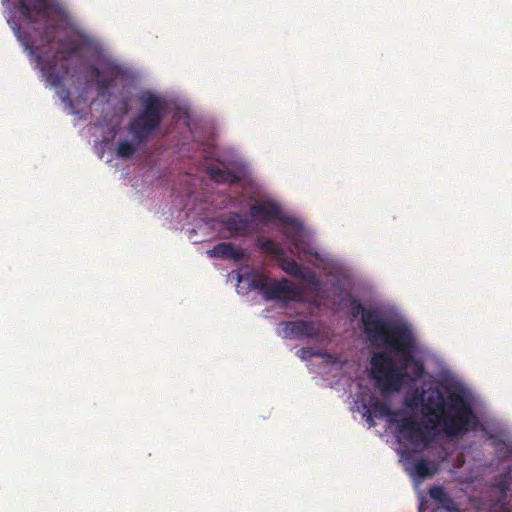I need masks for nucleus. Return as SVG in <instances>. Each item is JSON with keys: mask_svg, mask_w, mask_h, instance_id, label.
<instances>
[{"mask_svg": "<svg viewBox=\"0 0 512 512\" xmlns=\"http://www.w3.org/2000/svg\"><path fill=\"white\" fill-rule=\"evenodd\" d=\"M316 355H317V354L313 351V349H312V348H301V349L299 350V356H300L302 359H304V360L309 359V358H311V357H313V356H316Z\"/></svg>", "mask_w": 512, "mask_h": 512, "instance_id": "aec40b11", "label": "nucleus"}, {"mask_svg": "<svg viewBox=\"0 0 512 512\" xmlns=\"http://www.w3.org/2000/svg\"><path fill=\"white\" fill-rule=\"evenodd\" d=\"M208 172L210 178L219 184H235L239 181L237 175L233 171H230L228 169H221L219 167L212 166L209 168Z\"/></svg>", "mask_w": 512, "mask_h": 512, "instance_id": "4468645a", "label": "nucleus"}, {"mask_svg": "<svg viewBox=\"0 0 512 512\" xmlns=\"http://www.w3.org/2000/svg\"><path fill=\"white\" fill-rule=\"evenodd\" d=\"M85 41L83 40H72L65 39L59 42V48L57 49L53 59L57 60L58 57L67 64L68 58L72 55L79 53L85 47Z\"/></svg>", "mask_w": 512, "mask_h": 512, "instance_id": "ddd939ff", "label": "nucleus"}, {"mask_svg": "<svg viewBox=\"0 0 512 512\" xmlns=\"http://www.w3.org/2000/svg\"><path fill=\"white\" fill-rule=\"evenodd\" d=\"M440 506L449 512H460V510L457 508L455 501L449 495L446 497V500H444Z\"/></svg>", "mask_w": 512, "mask_h": 512, "instance_id": "6ab92c4d", "label": "nucleus"}, {"mask_svg": "<svg viewBox=\"0 0 512 512\" xmlns=\"http://www.w3.org/2000/svg\"><path fill=\"white\" fill-rule=\"evenodd\" d=\"M222 224L230 233V237L246 236L251 233L252 221L239 213H230L222 220Z\"/></svg>", "mask_w": 512, "mask_h": 512, "instance_id": "9b49d317", "label": "nucleus"}, {"mask_svg": "<svg viewBox=\"0 0 512 512\" xmlns=\"http://www.w3.org/2000/svg\"><path fill=\"white\" fill-rule=\"evenodd\" d=\"M257 247L264 253L271 254L277 259L284 256V250L275 241L269 238H258L256 240Z\"/></svg>", "mask_w": 512, "mask_h": 512, "instance_id": "dca6fc26", "label": "nucleus"}, {"mask_svg": "<svg viewBox=\"0 0 512 512\" xmlns=\"http://www.w3.org/2000/svg\"><path fill=\"white\" fill-rule=\"evenodd\" d=\"M140 109L128 123L127 130L134 143L128 140L119 141L116 154L123 159L131 158L138 146H144L149 138L160 128L165 118V102L153 93H145L139 97Z\"/></svg>", "mask_w": 512, "mask_h": 512, "instance_id": "7ed1b4c3", "label": "nucleus"}, {"mask_svg": "<svg viewBox=\"0 0 512 512\" xmlns=\"http://www.w3.org/2000/svg\"><path fill=\"white\" fill-rule=\"evenodd\" d=\"M284 334L291 339L309 338L316 340L320 337V328L313 321L296 320L284 323Z\"/></svg>", "mask_w": 512, "mask_h": 512, "instance_id": "1a4fd4ad", "label": "nucleus"}, {"mask_svg": "<svg viewBox=\"0 0 512 512\" xmlns=\"http://www.w3.org/2000/svg\"><path fill=\"white\" fill-rule=\"evenodd\" d=\"M391 421L396 427V436L398 440L405 441L411 445L429 444L435 431H440L438 427H433V423L426 424L420 422L416 415L404 410H396L391 413Z\"/></svg>", "mask_w": 512, "mask_h": 512, "instance_id": "39448f33", "label": "nucleus"}, {"mask_svg": "<svg viewBox=\"0 0 512 512\" xmlns=\"http://www.w3.org/2000/svg\"><path fill=\"white\" fill-rule=\"evenodd\" d=\"M280 268L288 275L300 279L310 285H318L319 279L314 271L303 267L295 260L287 258L285 255L278 258Z\"/></svg>", "mask_w": 512, "mask_h": 512, "instance_id": "9d476101", "label": "nucleus"}, {"mask_svg": "<svg viewBox=\"0 0 512 512\" xmlns=\"http://www.w3.org/2000/svg\"><path fill=\"white\" fill-rule=\"evenodd\" d=\"M350 307L353 319L361 315L362 328L370 344L391 351L401 365V369L397 367L387 351L372 355V374L381 391H399L405 379L416 382L424 376L423 362L414 357L417 340L409 326L391 322L378 308H364L356 298L351 299Z\"/></svg>", "mask_w": 512, "mask_h": 512, "instance_id": "f257e3e1", "label": "nucleus"}, {"mask_svg": "<svg viewBox=\"0 0 512 512\" xmlns=\"http://www.w3.org/2000/svg\"><path fill=\"white\" fill-rule=\"evenodd\" d=\"M512 484V464L506 467V471L496 479L495 486L503 496H506Z\"/></svg>", "mask_w": 512, "mask_h": 512, "instance_id": "f3484780", "label": "nucleus"}, {"mask_svg": "<svg viewBox=\"0 0 512 512\" xmlns=\"http://www.w3.org/2000/svg\"><path fill=\"white\" fill-rule=\"evenodd\" d=\"M56 61L55 59H51L49 61H47L45 67L49 70V72L47 73V81L52 85V86H60L64 80V77L65 75L68 73L69 69H68V65L67 64H62V68H63V74L60 75L58 72L55 71V67H56Z\"/></svg>", "mask_w": 512, "mask_h": 512, "instance_id": "2eb2a0df", "label": "nucleus"}, {"mask_svg": "<svg viewBox=\"0 0 512 512\" xmlns=\"http://www.w3.org/2000/svg\"><path fill=\"white\" fill-rule=\"evenodd\" d=\"M423 401V410L433 417L429 422L448 437L468 432L476 419L470 403L460 392L449 391L445 397L442 391L433 389Z\"/></svg>", "mask_w": 512, "mask_h": 512, "instance_id": "f03ea898", "label": "nucleus"}, {"mask_svg": "<svg viewBox=\"0 0 512 512\" xmlns=\"http://www.w3.org/2000/svg\"><path fill=\"white\" fill-rule=\"evenodd\" d=\"M238 283H246L249 290H259L266 300H279L282 295L298 297L301 291L288 279L274 280L254 270L239 273Z\"/></svg>", "mask_w": 512, "mask_h": 512, "instance_id": "423d86ee", "label": "nucleus"}, {"mask_svg": "<svg viewBox=\"0 0 512 512\" xmlns=\"http://www.w3.org/2000/svg\"><path fill=\"white\" fill-rule=\"evenodd\" d=\"M506 452H512V450H505Z\"/></svg>", "mask_w": 512, "mask_h": 512, "instance_id": "4be33fe9", "label": "nucleus"}, {"mask_svg": "<svg viewBox=\"0 0 512 512\" xmlns=\"http://www.w3.org/2000/svg\"><path fill=\"white\" fill-rule=\"evenodd\" d=\"M91 79L88 83H95L97 92L100 97H110V90L115 87L116 80L123 74L120 66L114 63H108L102 69L97 66L91 65L88 68Z\"/></svg>", "mask_w": 512, "mask_h": 512, "instance_id": "6e6552de", "label": "nucleus"}, {"mask_svg": "<svg viewBox=\"0 0 512 512\" xmlns=\"http://www.w3.org/2000/svg\"><path fill=\"white\" fill-rule=\"evenodd\" d=\"M207 254L210 257L229 259L240 262L245 258V252L231 242H221L209 250Z\"/></svg>", "mask_w": 512, "mask_h": 512, "instance_id": "f8f14e48", "label": "nucleus"}, {"mask_svg": "<svg viewBox=\"0 0 512 512\" xmlns=\"http://www.w3.org/2000/svg\"><path fill=\"white\" fill-rule=\"evenodd\" d=\"M429 495L434 501L438 502L440 505L443 503L444 500H446V497L448 496V494L445 492L442 486L431 487L429 489Z\"/></svg>", "mask_w": 512, "mask_h": 512, "instance_id": "a211bd4d", "label": "nucleus"}, {"mask_svg": "<svg viewBox=\"0 0 512 512\" xmlns=\"http://www.w3.org/2000/svg\"><path fill=\"white\" fill-rule=\"evenodd\" d=\"M438 456H439V458H441V460L445 459L448 456V450H446V449L439 450Z\"/></svg>", "mask_w": 512, "mask_h": 512, "instance_id": "412c9836", "label": "nucleus"}, {"mask_svg": "<svg viewBox=\"0 0 512 512\" xmlns=\"http://www.w3.org/2000/svg\"><path fill=\"white\" fill-rule=\"evenodd\" d=\"M404 470L416 482L431 478L440 470V460L424 454V450H398Z\"/></svg>", "mask_w": 512, "mask_h": 512, "instance_id": "0eeeda50", "label": "nucleus"}, {"mask_svg": "<svg viewBox=\"0 0 512 512\" xmlns=\"http://www.w3.org/2000/svg\"><path fill=\"white\" fill-rule=\"evenodd\" d=\"M250 215L253 219L264 223L278 221L283 225L282 234L293 247L292 253L300 257L301 254L317 257V251L302 240L303 226L293 218L283 215L281 207L272 201H263L250 206Z\"/></svg>", "mask_w": 512, "mask_h": 512, "instance_id": "20e7f679", "label": "nucleus"}]
</instances>
